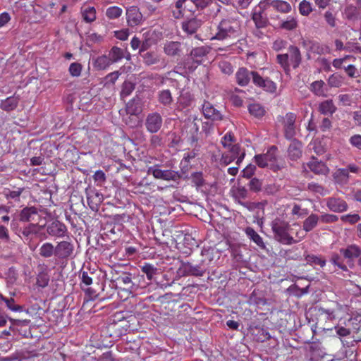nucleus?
<instances>
[{"label":"nucleus","mask_w":361,"mask_h":361,"mask_svg":"<svg viewBox=\"0 0 361 361\" xmlns=\"http://www.w3.org/2000/svg\"><path fill=\"white\" fill-rule=\"evenodd\" d=\"M195 121V118L193 120L188 118L183 126V131L186 133L188 141L191 145L197 144L199 140V126Z\"/></svg>","instance_id":"obj_10"},{"label":"nucleus","mask_w":361,"mask_h":361,"mask_svg":"<svg viewBox=\"0 0 361 361\" xmlns=\"http://www.w3.org/2000/svg\"><path fill=\"white\" fill-rule=\"evenodd\" d=\"M211 258L206 257L203 252L195 259H191L190 261H181L180 265L177 270V276L202 277L206 273H209Z\"/></svg>","instance_id":"obj_1"},{"label":"nucleus","mask_w":361,"mask_h":361,"mask_svg":"<svg viewBox=\"0 0 361 361\" xmlns=\"http://www.w3.org/2000/svg\"><path fill=\"white\" fill-rule=\"evenodd\" d=\"M126 19L128 25L130 27H135L141 24L142 21V14L138 7L133 6L126 10Z\"/></svg>","instance_id":"obj_18"},{"label":"nucleus","mask_w":361,"mask_h":361,"mask_svg":"<svg viewBox=\"0 0 361 361\" xmlns=\"http://www.w3.org/2000/svg\"><path fill=\"white\" fill-rule=\"evenodd\" d=\"M122 9L118 6H111L106 11V16L109 19H116L119 18L122 14Z\"/></svg>","instance_id":"obj_57"},{"label":"nucleus","mask_w":361,"mask_h":361,"mask_svg":"<svg viewBox=\"0 0 361 361\" xmlns=\"http://www.w3.org/2000/svg\"><path fill=\"white\" fill-rule=\"evenodd\" d=\"M249 302L257 305H265L266 300L261 295L259 290L255 289L249 297Z\"/></svg>","instance_id":"obj_46"},{"label":"nucleus","mask_w":361,"mask_h":361,"mask_svg":"<svg viewBox=\"0 0 361 361\" xmlns=\"http://www.w3.org/2000/svg\"><path fill=\"white\" fill-rule=\"evenodd\" d=\"M277 147L274 145L269 147L267 152L262 154H256L254 157L257 165L260 168L268 166L269 162H274L276 160Z\"/></svg>","instance_id":"obj_11"},{"label":"nucleus","mask_w":361,"mask_h":361,"mask_svg":"<svg viewBox=\"0 0 361 361\" xmlns=\"http://www.w3.org/2000/svg\"><path fill=\"white\" fill-rule=\"evenodd\" d=\"M7 319H9V321L11 322L12 325H19L20 324H27L29 323V321L27 320H19V319H14L11 317H8L4 314H2L0 312V327H3L6 326L7 323Z\"/></svg>","instance_id":"obj_51"},{"label":"nucleus","mask_w":361,"mask_h":361,"mask_svg":"<svg viewBox=\"0 0 361 361\" xmlns=\"http://www.w3.org/2000/svg\"><path fill=\"white\" fill-rule=\"evenodd\" d=\"M45 227L47 233L53 237L62 238L68 233L66 225L58 220L53 221Z\"/></svg>","instance_id":"obj_14"},{"label":"nucleus","mask_w":361,"mask_h":361,"mask_svg":"<svg viewBox=\"0 0 361 361\" xmlns=\"http://www.w3.org/2000/svg\"><path fill=\"white\" fill-rule=\"evenodd\" d=\"M245 232L250 240L256 243L261 249H265L266 246L262 238L252 227H247Z\"/></svg>","instance_id":"obj_35"},{"label":"nucleus","mask_w":361,"mask_h":361,"mask_svg":"<svg viewBox=\"0 0 361 361\" xmlns=\"http://www.w3.org/2000/svg\"><path fill=\"white\" fill-rule=\"evenodd\" d=\"M267 5L272 6L276 11L282 13H288L291 11L289 3L282 0H265Z\"/></svg>","instance_id":"obj_26"},{"label":"nucleus","mask_w":361,"mask_h":361,"mask_svg":"<svg viewBox=\"0 0 361 361\" xmlns=\"http://www.w3.org/2000/svg\"><path fill=\"white\" fill-rule=\"evenodd\" d=\"M92 177L98 186H102L106 180V174L102 170L95 171Z\"/></svg>","instance_id":"obj_63"},{"label":"nucleus","mask_w":361,"mask_h":361,"mask_svg":"<svg viewBox=\"0 0 361 361\" xmlns=\"http://www.w3.org/2000/svg\"><path fill=\"white\" fill-rule=\"evenodd\" d=\"M82 66L80 63L74 62L71 63L68 71L71 76L78 77L81 74Z\"/></svg>","instance_id":"obj_62"},{"label":"nucleus","mask_w":361,"mask_h":361,"mask_svg":"<svg viewBox=\"0 0 361 361\" xmlns=\"http://www.w3.org/2000/svg\"><path fill=\"white\" fill-rule=\"evenodd\" d=\"M38 214V209L35 207H25L20 210L18 219L22 222H30L35 220V216Z\"/></svg>","instance_id":"obj_24"},{"label":"nucleus","mask_w":361,"mask_h":361,"mask_svg":"<svg viewBox=\"0 0 361 361\" xmlns=\"http://www.w3.org/2000/svg\"><path fill=\"white\" fill-rule=\"evenodd\" d=\"M296 115L289 112L286 114L283 121L284 136L287 140H292L295 135V123Z\"/></svg>","instance_id":"obj_16"},{"label":"nucleus","mask_w":361,"mask_h":361,"mask_svg":"<svg viewBox=\"0 0 361 361\" xmlns=\"http://www.w3.org/2000/svg\"><path fill=\"white\" fill-rule=\"evenodd\" d=\"M111 59L106 55H102L93 59V66L97 70H104L111 64Z\"/></svg>","instance_id":"obj_36"},{"label":"nucleus","mask_w":361,"mask_h":361,"mask_svg":"<svg viewBox=\"0 0 361 361\" xmlns=\"http://www.w3.org/2000/svg\"><path fill=\"white\" fill-rule=\"evenodd\" d=\"M336 109L331 99L325 100L319 105V111L324 115H332Z\"/></svg>","instance_id":"obj_32"},{"label":"nucleus","mask_w":361,"mask_h":361,"mask_svg":"<svg viewBox=\"0 0 361 361\" xmlns=\"http://www.w3.org/2000/svg\"><path fill=\"white\" fill-rule=\"evenodd\" d=\"M247 109L249 113L257 118H262L266 114L264 107L259 103L250 104Z\"/></svg>","instance_id":"obj_39"},{"label":"nucleus","mask_w":361,"mask_h":361,"mask_svg":"<svg viewBox=\"0 0 361 361\" xmlns=\"http://www.w3.org/2000/svg\"><path fill=\"white\" fill-rule=\"evenodd\" d=\"M340 253L347 259V263L350 264L355 258L358 257L361 255V249L355 245H348L345 249H340Z\"/></svg>","instance_id":"obj_23"},{"label":"nucleus","mask_w":361,"mask_h":361,"mask_svg":"<svg viewBox=\"0 0 361 361\" xmlns=\"http://www.w3.org/2000/svg\"><path fill=\"white\" fill-rule=\"evenodd\" d=\"M146 66H152L159 61V56L154 52L148 51L140 54Z\"/></svg>","instance_id":"obj_42"},{"label":"nucleus","mask_w":361,"mask_h":361,"mask_svg":"<svg viewBox=\"0 0 361 361\" xmlns=\"http://www.w3.org/2000/svg\"><path fill=\"white\" fill-rule=\"evenodd\" d=\"M271 226L274 238L279 243L283 245H292L298 243L288 233L290 228L288 222L276 218L271 221Z\"/></svg>","instance_id":"obj_4"},{"label":"nucleus","mask_w":361,"mask_h":361,"mask_svg":"<svg viewBox=\"0 0 361 361\" xmlns=\"http://www.w3.org/2000/svg\"><path fill=\"white\" fill-rule=\"evenodd\" d=\"M134 90L135 84L129 81H125L122 85L121 97L123 99L128 97Z\"/></svg>","instance_id":"obj_53"},{"label":"nucleus","mask_w":361,"mask_h":361,"mask_svg":"<svg viewBox=\"0 0 361 361\" xmlns=\"http://www.w3.org/2000/svg\"><path fill=\"white\" fill-rule=\"evenodd\" d=\"M343 78L337 73L331 75L328 79V84L332 87H339L343 82Z\"/></svg>","instance_id":"obj_50"},{"label":"nucleus","mask_w":361,"mask_h":361,"mask_svg":"<svg viewBox=\"0 0 361 361\" xmlns=\"http://www.w3.org/2000/svg\"><path fill=\"white\" fill-rule=\"evenodd\" d=\"M45 226H40L38 224H30L19 230L18 235L26 240H31L36 235L40 234V231L44 230Z\"/></svg>","instance_id":"obj_17"},{"label":"nucleus","mask_w":361,"mask_h":361,"mask_svg":"<svg viewBox=\"0 0 361 361\" xmlns=\"http://www.w3.org/2000/svg\"><path fill=\"white\" fill-rule=\"evenodd\" d=\"M19 100V96L16 97L15 95H13L9 97L1 102L0 108L6 111H13L18 106Z\"/></svg>","instance_id":"obj_30"},{"label":"nucleus","mask_w":361,"mask_h":361,"mask_svg":"<svg viewBox=\"0 0 361 361\" xmlns=\"http://www.w3.org/2000/svg\"><path fill=\"white\" fill-rule=\"evenodd\" d=\"M253 84L256 87L271 94L275 93L277 88L276 84L274 82L267 77L263 78L258 72L254 75Z\"/></svg>","instance_id":"obj_12"},{"label":"nucleus","mask_w":361,"mask_h":361,"mask_svg":"<svg viewBox=\"0 0 361 361\" xmlns=\"http://www.w3.org/2000/svg\"><path fill=\"white\" fill-rule=\"evenodd\" d=\"M319 216L316 214H311L304 221L302 228L306 232L312 231L318 224Z\"/></svg>","instance_id":"obj_33"},{"label":"nucleus","mask_w":361,"mask_h":361,"mask_svg":"<svg viewBox=\"0 0 361 361\" xmlns=\"http://www.w3.org/2000/svg\"><path fill=\"white\" fill-rule=\"evenodd\" d=\"M148 174L152 175L156 179H161L166 181L178 182L180 179L188 178V175L183 171H174L171 169L162 170L158 166H151L148 169Z\"/></svg>","instance_id":"obj_6"},{"label":"nucleus","mask_w":361,"mask_h":361,"mask_svg":"<svg viewBox=\"0 0 361 361\" xmlns=\"http://www.w3.org/2000/svg\"><path fill=\"white\" fill-rule=\"evenodd\" d=\"M298 27V21L295 18L288 16L287 20L283 21L280 25V28L286 30H293Z\"/></svg>","instance_id":"obj_48"},{"label":"nucleus","mask_w":361,"mask_h":361,"mask_svg":"<svg viewBox=\"0 0 361 361\" xmlns=\"http://www.w3.org/2000/svg\"><path fill=\"white\" fill-rule=\"evenodd\" d=\"M301 44L308 52H312L319 55L329 54L331 51L329 46L321 44L318 42L314 40L302 39Z\"/></svg>","instance_id":"obj_13"},{"label":"nucleus","mask_w":361,"mask_h":361,"mask_svg":"<svg viewBox=\"0 0 361 361\" xmlns=\"http://www.w3.org/2000/svg\"><path fill=\"white\" fill-rule=\"evenodd\" d=\"M330 262L335 266H337L339 269L347 271V266L343 263L342 257L338 253L334 252L331 255Z\"/></svg>","instance_id":"obj_49"},{"label":"nucleus","mask_w":361,"mask_h":361,"mask_svg":"<svg viewBox=\"0 0 361 361\" xmlns=\"http://www.w3.org/2000/svg\"><path fill=\"white\" fill-rule=\"evenodd\" d=\"M262 180L257 178H252L249 181L247 186L249 190L253 192L257 193L262 190Z\"/></svg>","instance_id":"obj_47"},{"label":"nucleus","mask_w":361,"mask_h":361,"mask_svg":"<svg viewBox=\"0 0 361 361\" xmlns=\"http://www.w3.org/2000/svg\"><path fill=\"white\" fill-rule=\"evenodd\" d=\"M288 50V53L276 56L277 63L281 65L286 73H289L290 65L296 69L302 62L301 52L298 47L290 45Z\"/></svg>","instance_id":"obj_5"},{"label":"nucleus","mask_w":361,"mask_h":361,"mask_svg":"<svg viewBox=\"0 0 361 361\" xmlns=\"http://www.w3.org/2000/svg\"><path fill=\"white\" fill-rule=\"evenodd\" d=\"M115 274L109 282V286L118 285L123 286V290L130 293L136 291L139 287V275L135 272H126L119 270H115Z\"/></svg>","instance_id":"obj_3"},{"label":"nucleus","mask_w":361,"mask_h":361,"mask_svg":"<svg viewBox=\"0 0 361 361\" xmlns=\"http://www.w3.org/2000/svg\"><path fill=\"white\" fill-rule=\"evenodd\" d=\"M39 255L45 259H49L52 257L56 258V246L51 243H44L39 249Z\"/></svg>","instance_id":"obj_29"},{"label":"nucleus","mask_w":361,"mask_h":361,"mask_svg":"<svg viewBox=\"0 0 361 361\" xmlns=\"http://www.w3.org/2000/svg\"><path fill=\"white\" fill-rule=\"evenodd\" d=\"M74 245L71 241L62 240L56 245V260L63 261L72 258L74 252Z\"/></svg>","instance_id":"obj_8"},{"label":"nucleus","mask_w":361,"mask_h":361,"mask_svg":"<svg viewBox=\"0 0 361 361\" xmlns=\"http://www.w3.org/2000/svg\"><path fill=\"white\" fill-rule=\"evenodd\" d=\"M326 206L334 212H343L348 209V204L345 200L334 197L327 199Z\"/></svg>","instance_id":"obj_22"},{"label":"nucleus","mask_w":361,"mask_h":361,"mask_svg":"<svg viewBox=\"0 0 361 361\" xmlns=\"http://www.w3.org/2000/svg\"><path fill=\"white\" fill-rule=\"evenodd\" d=\"M305 260L307 261V264H317L321 267H324L326 264V260L324 259L314 255H307L305 256Z\"/></svg>","instance_id":"obj_54"},{"label":"nucleus","mask_w":361,"mask_h":361,"mask_svg":"<svg viewBox=\"0 0 361 361\" xmlns=\"http://www.w3.org/2000/svg\"><path fill=\"white\" fill-rule=\"evenodd\" d=\"M140 268L150 281H156L157 276L161 274L160 269L149 263H145L143 265L140 266Z\"/></svg>","instance_id":"obj_25"},{"label":"nucleus","mask_w":361,"mask_h":361,"mask_svg":"<svg viewBox=\"0 0 361 361\" xmlns=\"http://www.w3.org/2000/svg\"><path fill=\"white\" fill-rule=\"evenodd\" d=\"M279 190V185H276L274 183L262 185V190L264 195H273L276 194Z\"/></svg>","instance_id":"obj_60"},{"label":"nucleus","mask_w":361,"mask_h":361,"mask_svg":"<svg viewBox=\"0 0 361 361\" xmlns=\"http://www.w3.org/2000/svg\"><path fill=\"white\" fill-rule=\"evenodd\" d=\"M334 179L336 183L343 185L348 182V169H338L333 174Z\"/></svg>","instance_id":"obj_37"},{"label":"nucleus","mask_w":361,"mask_h":361,"mask_svg":"<svg viewBox=\"0 0 361 361\" xmlns=\"http://www.w3.org/2000/svg\"><path fill=\"white\" fill-rule=\"evenodd\" d=\"M238 23L233 19L222 20L217 27L218 32L214 37L218 40H223L226 38L235 35L238 32Z\"/></svg>","instance_id":"obj_7"},{"label":"nucleus","mask_w":361,"mask_h":361,"mask_svg":"<svg viewBox=\"0 0 361 361\" xmlns=\"http://www.w3.org/2000/svg\"><path fill=\"white\" fill-rule=\"evenodd\" d=\"M323 80H317L311 84V90L317 95H321L324 93L323 87L324 85Z\"/></svg>","instance_id":"obj_64"},{"label":"nucleus","mask_w":361,"mask_h":361,"mask_svg":"<svg viewBox=\"0 0 361 361\" xmlns=\"http://www.w3.org/2000/svg\"><path fill=\"white\" fill-rule=\"evenodd\" d=\"M344 14L348 20H356L359 16L358 11L353 5L347 6L344 10Z\"/></svg>","instance_id":"obj_52"},{"label":"nucleus","mask_w":361,"mask_h":361,"mask_svg":"<svg viewBox=\"0 0 361 361\" xmlns=\"http://www.w3.org/2000/svg\"><path fill=\"white\" fill-rule=\"evenodd\" d=\"M157 101L164 106H169L173 102L172 94L169 90H162L157 93Z\"/></svg>","instance_id":"obj_31"},{"label":"nucleus","mask_w":361,"mask_h":361,"mask_svg":"<svg viewBox=\"0 0 361 361\" xmlns=\"http://www.w3.org/2000/svg\"><path fill=\"white\" fill-rule=\"evenodd\" d=\"M4 302L8 309L13 312H21L23 311V306L16 304L15 300L12 298H8L2 294L0 295V305Z\"/></svg>","instance_id":"obj_38"},{"label":"nucleus","mask_w":361,"mask_h":361,"mask_svg":"<svg viewBox=\"0 0 361 361\" xmlns=\"http://www.w3.org/2000/svg\"><path fill=\"white\" fill-rule=\"evenodd\" d=\"M209 53V48L206 47H200L194 48L190 51V56L192 59L202 58Z\"/></svg>","instance_id":"obj_56"},{"label":"nucleus","mask_w":361,"mask_h":361,"mask_svg":"<svg viewBox=\"0 0 361 361\" xmlns=\"http://www.w3.org/2000/svg\"><path fill=\"white\" fill-rule=\"evenodd\" d=\"M233 197L238 203V201H242V200L248 197V190L245 186H238L233 192Z\"/></svg>","instance_id":"obj_44"},{"label":"nucleus","mask_w":361,"mask_h":361,"mask_svg":"<svg viewBox=\"0 0 361 361\" xmlns=\"http://www.w3.org/2000/svg\"><path fill=\"white\" fill-rule=\"evenodd\" d=\"M252 19L258 29L264 28L269 25V19L263 11H255L252 14Z\"/></svg>","instance_id":"obj_28"},{"label":"nucleus","mask_w":361,"mask_h":361,"mask_svg":"<svg viewBox=\"0 0 361 361\" xmlns=\"http://www.w3.org/2000/svg\"><path fill=\"white\" fill-rule=\"evenodd\" d=\"M191 180L192 182L195 185V186L199 188L203 186L205 183V180L203 178V173L201 171L194 172L191 174Z\"/></svg>","instance_id":"obj_55"},{"label":"nucleus","mask_w":361,"mask_h":361,"mask_svg":"<svg viewBox=\"0 0 361 361\" xmlns=\"http://www.w3.org/2000/svg\"><path fill=\"white\" fill-rule=\"evenodd\" d=\"M202 113L206 118L211 119L212 121H221L224 118L221 112L217 110L209 102H204L202 104Z\"/></svg>","instance_id":"obj_20"},{"label":"nucleus","mask_w":361,"mask_h":361,"mask_svg":"<svg viewBox=\"0 0 361 361\" xmlns=\"http://www.w3.org/2000/svg\"><path fill=\"white\" fill-rule=\"evenodd\" d=\"M180 44L178 42H169L164 46V52L168 56H177L180 52Z\"/></svg>","instance_id":"obj_40"},{"label":"nucleus","mask_w":361,"mask_h":361,"mask_svg":"<svg viewBox=\"0 0 361 361\" xmlns=\"http://www.w3.org/2000/svg\"><path fill=\"white\" fill-rule=\"evenodd\" d=\"M49 281V276L46 272H40L37 276L36 284L41 288H45L48 286Z\"/></svg>","instance_id":"obj_59"},{"label":"nucleus","mask_w":361,"mask_h":361,"mask_svg":"<svg viewBox=\"0 0 361 361\" xmlns=\"http://www.w3.org/2000/svg\"><path fill=\"white\" fill-rule=\"evenodd\" d=\"M126 320L123 312H117L106 319V326L102 333L113 341H118L123 335H126L128 329Z\"/></svg>","instance_id":"obj_2"},{"label":"nucleus","mask_w":361,"mask_h":361,"mask_svg":"<svg viewBox=\"0 0 361 361\" xmlns=\"http://www.w3.org/2000/svg\"><path fill=\"white\" fill-rule=\"evenodd\" d=\"M124 57L123 49L118 47H113L109 53V58L111 59V63H116Z\"/></svg>","instance_id":"obj_43"},{"label":"nucleus","mask_w":361,"mask_h":361,"mask_svg":"<svg viewBox=\"0 0 361 361\" xmlns=\"http://www.w3.org/2000/svg\"><path fill=\"white\" fill-rule=\"evenodd\" d=\"M126 112L131 116H136L141 113V99L140 97H136L130 99L126 104Z\"/></svg>","instance_id":"obj_27"},{"label":"nucleus","mask_w":361,"mask_h":361,"mask_svg":"<svg viewBox=\"0 0 361 361\" xmlns=\"http://www.w3.org/2000/svg\"><path fill=\"white\" fill-rule=\"evenodd\" d=\"M200 25V20L196 18H192L188 21L183 23L182 25V28L187 33L192 35L197 32Z\"/></svg>","instance_id":"obj_34"},{"label":"nucleus","mask_w":361,"mask_h":361,"mask_svg":"<svg viewBox=\"0 0 361 361\" xmlns=\"http://www.w3.org/2000/svg\"><path fill=\"white\" fill-rule=\"evenodd\" d=\"M312 6L309 1H302L299 4L300 13L304 16H307L312 12Z\"/></svg>","instance_id":"obj_61"},{"label":"nucleus","mask_w":361,"mask_h":361,"mask_svg":"<svg viewBox=\"0 0 361 361\" xmlns=\"http://www.w3.org/2000/svg\"><path fill=\"white\" fill-rule=\"evenodd\" d=\"M85 194L87 196V199L90 200H99L102 203L103 201V195L99 193L96 189L92 188L90 187L85 189Z\"/></svg>","instance_id":"obj_58"},{"label":"nucleus","mask_w":361,"mask_h":361,"mask_svg":"<svg viewBox=\"0 0 361 361\" xmlns=\"http://www.w3.org/2000/svg\"><path fill=\"white\" fill-rule=\"evenodd\" d=\"M288 148V156L292 161H296L302 157V143L298 139L293 138Z\"/></svg>","instance_id":"obj_21"},{"label":"nucleus","mask_w":361,"mask_h":361,"mask_svg":"<svg viewBox=\"0 0 361 361\" xmlns=\"http://www.w3.org/2000/svg\"><path fill=\"white\" fill-rule=\"evenodd\" d=\"M93 276L94 273L90 271H85L82 269L80 271V277L81 279V288L85 290V286H88L93 283Z\"/></svg>","instance_id":"obj_41"},{"label":"nucleus","mask_w":361,"mask_h":361,"mask_svg":"<svg viewBox=\"0 0 361 361\" xmlns=\"http://www.w3.org/2000/svg\"><path fill=\"white\" fill-rule=\"evenodd\" d=\"M257 71H250L245 67L239 68L235 73L236 82L241 87H245L249 85L250 80L253 82L254 75Z\"/></svg>","instance_id":"obj_15"},{"label":"nucleus","mask_w":361,"mask_h":361,"mask_svg":"<svg viewBox=\"0 0 361 361\" xmlns=\"http://www.w3.org/2000/svg\"><path fill=\"white\" fill-rule=\"evenodd\" d=\"M83 20L87 23H92L96 19V10L92 6H88L82 11Z\"/></svg>","instance_id":"obj_45"},{"label":"nucleus","mask_w":361,"mask_h":361,"mask_svg":"<svg viewBox=\"0 0 361 361\" xmlns=\"http://www.w3.org/2000/svg\"><path fill=\"white\" fill-rule=\"evenodd\" d=\"M307 165L310 170L315 174L327 175L329 172V169L326 164L322 161H319L318 159L314 156L311 157Z\"/></svg>","instance_id":"obj_19"},{"label":"nucleus","mask_w":361,"mask_h":361,"mask_svg":"<svg viewBox=\"0 0 361 361\" xmlns=\"http://www.w3.org/2000/svg\"><path fill=\"white\" fill-rule=\"evenodd\" d=\"M162 125L163 118L158 112L150 113L145 118V126L150 133H157L161 128Z\"/></svg>","instance_id":"obj_9"}]
</instances>
